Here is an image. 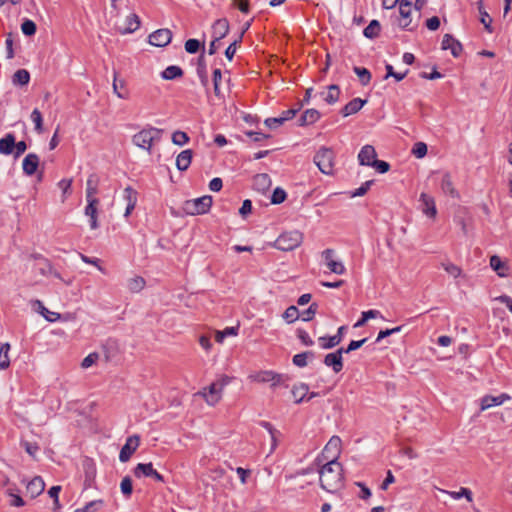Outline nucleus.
<instances>
[{"mask_svg": "<svg viewBox=\"0 0 512 512\" xmlns=\"http://www.w3.org/2000/svg\"><path fill=\"white\" fill-rule=\"evenodd\" d=\"M172 32L169 29H158L149 35V43L153 46L164 47L171 42Z\"/></svg>", "mask_w": 512, "mask_h": 512, "instance_id": "9b49d317", "label": "nucleus"}, {"mask_svg": "<svg viewBox=\"0 0 512 512\" xmlns=\"http://www.w3.org/2000/svg\"><path fill=\"white\" fill-rule=\"evenodd\" d=\"M29 81L30 74L26 69L17 70L12 77V82L14 85L24 86L27 85Z\"/></svg>", "mask_w": 512, "mask_h": 512, "instance_id": "c9c22d12", "label": "nucleus"}, {"mask_svg": "<svg viewBox=\"0 0 512 512\" xmlns=\"http://www.w3.org/2000/svg\"><path fill=\"white\" fill-rule=\"evenodd\" d=\"M183 75V70L181 67L176 65L168 66L165 70L161 72V77L165 80H174Z\"/></svg>", "mask_w": 512, "mask_h": 512, "instance_id": "2f4dec72", "label": "nucleus"}, {"mask_svg": "<svg viewBox=\"0 0 512 512\" xmlns=\"http://www.w3.org/2000/svg\"><path fill=\"white\" fill-rule=\"evenodd\" d=\"M134 476L136 478H152L156 482L164 483L165 479L162 474H160L157 470L154 469L153 464L150 463H138L134 470Z\"/></svg>", "mask_w": 512, "mask_h": 512, "instance_id": "0eeeda50", "label": "nucleus"}, {"mask_svg": "<svg viewBox=\"0 0 512 512\" xmlns=\"http://www.w3.org/2000/svg\"><path fill=\"white\" fill-rule=\"evenodd\" d=\"M36 24L30 19H25L21 24V30L24 35L32 36L36 33Z\"/></svg>", "mask_w": 512, "mask_h": 512, "instance_id": "603ef678", "label": "nucleus"}, {"mask_svg": "<svg viewBox=\"0 0 512 512\" xmlns=\"http://www.w3.org/2000/svg\"><path fill=\"white\" fill-rule=\"evenodd\" d=\"M320 112L317 109L311 108L303 112L301 117L298 119L299 126L311 125L320 119Z\"/></svg>", "mask_w": 512, "mask_h": 512, "instance_id": "393cba45", "label": "nucleus"}, {"mask_svg": "<svg viewBox=\"0 0 512 512\" xmlns=\"http://www.w3.org/2000/svg\"><path fill=\"white\" fill-rule=\"evenodd\" d=\"M145 284L146 282L143 277L135 276L128 280L127 287L131 292L137 293L144 288Z\"/></svg>", "mask_w": 512, "mask_h": 512, "instance_id": "ea45409f", "label": "nucleus"}, {"mask_svg": "<svg viewBox=\"0 0 512 512\" xmlns=\"http://www.w3.org/2000/svg\"><path fill=\"white\" fill-rule=\"evenodd\" d=\"M190 138L189 136L187 135L186 132H183V131H175L173 134H172V142L175 144V145H178V146H183L185 144H187L189 142Z\"/></svg>", "mask_w": 512, "mask_h": 512, "instance_id": "8fccbe9b", "label": "nucleus"}, {"mask_svg": "<svg viewBox=\"0 0 512 512\" xmlns=\"http://www.w3.org/2000/svg\"><path fill=\"white\" fill-rule=\"evenodd\" d=\"M98 205L99 200H89V202H87V206L85 207V215L90 218V228L93 230L98 228Z\"/></svg>", "mask_w": 512, "mask_h": 512, "instance_id": "b1692460", "label": "nucleus"}, {"mask_svg": "<svg viewBox=\"0 0 512 512\" xmlns=\"http://www.w3.org/2000/svg\"><path fill=\"white\" fill-rule=\"evenodd\" d=\"M193 151L186 149L180 152L176 158V167L179 171H186L192 161Z\"/></svg>", "mask_w": 512, "mask_h": 512, "instance_id": "bb28decb", "label": "nucleus"}, {"mask_svg": "<svg viewBox=\"0 0 512 512\" xmlns=\"http://www.w3.org/2000/svg\"><path fill=\"white\" fill-rule=\"evenodd\" d=\"M346 326H340L337 330V333L333 336H322L318 339L321 348L323 349H332L340 344L343 340L344 333L346 331Z\"/></svg>", "mask_w": 512, "mask_h": 512, "instance_id": "9d476101", "label": "nucleus"}, {"mask_svg": "<svg viewBox=\"0 0 512 512\" xmlns=\"http://www.w3.org/2000/svg\"><path fill=\"white\" fill-rule=\"evenodd\" d=\"M229 33V22L226 18L216 20L212 26V36L220 41Z\"/></svg>", "mask_w": 512, "mask_h": 512, "instance_id": "6ab92c4d", "label": "nucleus"}, {"mask_svg": "<svg viewBox=\"0 0 512 512\" xmlns=\"http://www.w3.org/2000/svg\"><path fill=\"white\" fill-rule=\"evenodd\" d=\"M314 352L312 351H306V352H303V353H299V354H296L293 356V359H292V362L295 366L297 367H305L307 365V359L308 357H311L313 358L314 357Z\"/></svg>", "mask_w": 512, "mask_h": 512, "instance_id": "a19ab883", "label": "nucleus"}, {"mask_svg": "<svg viewBox=\"0 0 512 512\" xmlns=\"http://www.w3.org/2000/svg\"><path fill=\"white\" fill-rule=\"evenodd\" d=\"M289 377L285 374L274 373V380L271 381V387L276 388L278 386L288 387L287 381Z\"/></svg>", "mask_w": 512, "mask_h": 512, "instance_id": "864d4df0", "label": "nucleus"}, {"mask_svg": "<svg viewBox=\"0 0 512 512\" xmlns=\"http://www.w3.org/2000/svg\"><path fill=\"white\" fill-rule=\"evenodd\" d=\"M448 493H449V495H450L452 498H454V499H456V500H458V499H460V498H462V497H465L469 502H471V501H472V492H471V490H470V489H468V488H464V487H462V488H461L459 491H457V492H456V491H452V492H448Z\"/></svg>", "mask_w": 512, "mask_h": 512, "instance_id": "6e6d98bb", "label": "nucleus"}, {"mask_svg": "<svg viewBox=\"0 0 512 512\" xmlns=\"http://www.w3.org/2000/svg\"><path fill=\"white\" fill-rule=\"evenodd\" d=\"M11 349L10 343L6 342L0 346V370H6L10 366L9 351Z\"/></svg>", "mask_w": 512, "mask_h": 512, "instance_id": "7c9ffc66", "label": "nucleus"}, {"mask_svg": "<svg viewBox=\"0 0 512 512\" xmlns=\"http://www.w3.org/2000/svg\"><path fill=\"white\" fill-rule=\"evenodd\" d=\"M377 153L372 145H365L361 148L358 154L359 164L362 166H371L376 160Z\"/></svg>", "mask_w": 512, "mask_h": 512, "instance_id": "dca6fc26", "label": "nucleus"}, {"mask_svg": "<svg viewBox=\"0 0 512 512\" xmlns=\"http://www.w3.org/2000/svg\"><path fill=\"white\" fill-rule=\"evenodd\" d=\"M353 71L358 76L359 81L362 85L366 86L367 84H369L371 80V73L368 69L364 67L355 66L353 68Z\"/></svg>", "mask_w": 512, "mask_h": 512, "instance_id": "c03bdc74", "label": "nucleus"}, {"mask_svg": "<svg viewBox=\"0 0 512 512\" xmlns=\"http://www.w3.org/2000/svg\"><path fill=\"white\" fill-rule=\"evenodd\" d=\"M162 130L148 126L132 137V142L137 147L146 150L149 154L152 151V146L155 141H159L161 139Z\"/></svg>", "mask_w": 512, "mask_h": 512, "instance_id": "f03ea898", "label": "nucleus"}, {"mask_svg": "<svg viewBox=\"0 0 512 512\" xmlns=\"http://www.w3.org/2000/svg\"><path fill=\"white\" fill-rule=\"evenodd\" d=\"M287 194L284 189L277 187L271 196L272 204H281L285 201Z\"/></svg>", "mask_w": 512, "mask_h": 512, "instance_id": "5fc2aeb1", "label": "nucleus"}, {"mask_svg": "<svg viewBox=\"0 0 512 512\" xmlns=\"http://www.w3.org/2000/svg\"><path fill=\"white\" fill-rule=\"evenodd\" d=\"M309 387L306 383H300L298 385H294L291 393L294 397L295 403L299 404L305 401V398L308 394Z\"/></svg>", "mask_w": 512, "mask_h": 512, "instance_id": "c756f323", "label": "nucleus"}, {"mask_svg": "<svg viewBox=\"0 0 512 512\" xmlns=\"http://www.w3.org/2000/svg\"><path fill=\"white\" fill-rule=\"evenodd\" d=\"M271 185V178L266 173L257 174L253 178V188L258 192L265 193L270 189Z\"/></svg>", "mask_w": 512, "mask_h": 512, "instance_id": "4be33fe9", "label": "nucleus"}, {"mask_svg": "<svg viewBox=\"0 0 512 512\" xmlns=\"http://www.w3.org/2000/svg\"><path fill=\"white\" fill-rule=\"evenodd\" d=\"M317 310H318V304L317 303H312L308 309H306L305 311L302 312L301 314V317H302V320L307 322V321H311L315 314L317 313Z\"/></svg>", "mask_w": 512, "mask_h": 512, "instance_id": "052dcab7", "label": "nucleus"}, {"mask_svg": "<svg viewBox=\"0 0 512 512\" xmlns=\"http://www.w3.org/2000/svg\"><path fill=\"white\" fill-rule=\"evenodd\" d=\"M99 358V355L95 352L88 354L81 363L82 368H89L92 366Z\"/></svg>", "mask_w": 512, "mask_h": 512, "instance_id": "774afa93", "label": "nucleus"}, {"mask_svg": "<svg viewBox=\"0 0 512 512\" xmlns=\"http://www.w3.org/2000/svg\"><path fill=\"white\" fill-rule=\"evenodd\" d=\"M259 425L269 432V434L271 436V440H272L271 451H273L275 449V447L277 446L276 436H277V434H280L279 431L276 430L274 428V426L270 422H267V421H260Z\"/></svg>", "mask_w": 512, "mask_h": 512, "instance_id": "37998d69", "label": "nucleus"}, {"mask_svg": "<svg viewBox=\"0 0 512 512\" xmlns=\"http://www.w3.org/2000/svg\"><path fill=\"white\" fill-rule=\"evenodd\" d=\"M375 168L379 173L384 174L389 171L390 164L383 160L376 159L373 163H371V166Z\"/></svg>", "mask_w": 512, "mask_h": 512, "instance_id": "0e129e2a", "label": "nucleus"}, {"mask_svg": "<svg viewBox=\"0 0 512 512\" xmlns=\"http://www.w3.org/2000/svg\"><path fill=\"white\" fill-rule=\"evenodd\" d=\"M477 6H478V10H479V13L481 16L480 17L481 23L484 25L485 29L489 33H491L492 32V28H491L492 19L489 16V14L484 10L483 1L482 0L477 1Z\"/></svg>", "mask_w": 512, "mask_h": 512, "instance_id": "4c0bfd02", "label": "nucleus"}, {"mask_svg": "<svg viewBox=\"0 0 512 512\" xmlns=\"http://www.w3.org/2000/svg\"><path fill=\"white\" fill-rule=\"evenodd\" d=\"M323 363L325 366L332 369L334 373H339L343 370V357L339 355V353H328L325 355Z\"/></svg>", "mask_w": 512, "mask_h": 512, "instance_id": "f3484780", "label": "nucleus"}, {"mask_svg": "<svg viewBox=\"0 0 512 512\" xmlns=\"http://www.w3.org/2000/svg\"><path fill=\"white\" fill-rule=\"evenodd\" d=\"M420 209L427 217L434 219L437 215V208L435 204V200L432 196L421 193L420 198Z\"/></svg>", "mask_w": 512, "mask_h": 512, "instance_id": "f8f14e48", "label": "nucleus"}, {"mask_svg": "<svg viewBox=\"0 0 512 512\" xmlns=\"http://www.w3.org/2000/svg\"><path fill=\"white\" fill-rule=\"evenodd\" d=\"M366 103L367 100H363L359 97L353 98L341 109L340 113L343 117H348L360 111Z\"/></svg>", "mask_w": 512, "mask_h": 512, "instance_id": "aec40b11", "label": "nucleus"}, {"mask_svg": "<svg viewBox=\"0 0 512 512\" xmlns=\"http://www.w3.org/2000/svg\"><path fill=\"white\" fill-rule=\"evenodd\" d=\"M274 373L273 371H260L256 373L255 375H252L251 378L253 381L258 383H271L272 380H274Z\"/></svg>", "mask_w": 512, "mask_h": 512, "instance_id": "a18cd8bd", "label": "nucleus"}, {"mask_svg": "<svg viewBox=\"0 0 512 512\" xmlns=\"http://www.w3.org/2000/svg\"><path fill=\"white\" fill-rule=\"evenodd\" d=\"M201 43L198 39H188L185 42V50L189 54H195L200 50Z\"/></svg>", "mask_w": 512, "mask_h": 512, "instance_id": "13d9d810", "label": "nucleus"}, {"mask_svg": "<svg viewBox=\"0 0 512 512\" xmlns=\"http://www.w3.org/2000/svg\"><path fill=\"white\" fill-rule=\"evenodd\" d=\"M139 444H140V437L138 435L129 436L126 439L125 444L123 445V447L120 450V453H119L120 462H122V463L127 462L131 458L133 453L137 450Z\"/></svg>", "mask_w": 512, "mask_h": 512, "instance_id": "1a4fd4ad", "label": "nucleus"}, {"mask_svg": "<svg viewBox=\"0 0 512 512\" xmlns=\"http://www.w3.org/2000/svg\"><path fill=\"white\" fill-rule=\"evenodd\" d=\"M39 307L41 308L40 313L45 317L49 322H54L56 319L60 317L58 313L49 311L46 307L43 306L42 302L36 301Z\"/></svg>", "mask_w": 512, "mask_h": 512, "instance_id": "bf43d9fd", "label": "nucleus"}, {"mask_svg": "<svg viewBox=\"0 0 512 512\" xmlns=\"http://www.w3.org/2000/svg\"><path fill=\"white\" fill-rule=\"evenodd\" d=\"M427 145L424 142H417L412 148V154L416 158H423L427 154Z\"/></svg>", "mask_w": 512, "mask_h": 512, "instance_id": "4d7b16f0", "label": "nucleus"}, {"mask_svg": "<svg viewBox=\"0 0 512 512\" xmlns=\"http://www.w3.org/2000/svg\"><path fill=\"white\" fill-rule=\"evenodd\" d=\"M297 337L305 346H312L314 344V341L304 329L297 330Z\"/></svg>", "mask_w": 512, "mask_h": 512, "instance_id": "338daca9", "label": "nucleus"}, {"mask_svg": "<svg viewBox=\"0 0 512 512\" xmlns=\"http://www.w3.org/2000/svg\"><path fill=\"white\" fill-rule=\"evenodd\" d=\"M510 396L506 393H502L498 396L486 395L481 398V410H486L493 406L501 405L504 401L509 400Z\"/></svg>", "mask_w": 512, "mask_h": 512, "instance_id": "412c9836", "label": "nucleus"}, {"mask_svg": "<svg viewBox=\"0 0 512 512\" xmlns=\"http://www.w3.org/2000/svg\"><path fill=\"white\" fill-rule=\"evenodd\" d=\"M468 220L469 218L466 216L465 209H461L458 211V213L454 217V222L460 226L462 232L464 235L468 234Z\"/></svg>", "mask_w": 512, "mask_h": 512, "instance_id": "58836bf2", "label": "nucleus"}, {"mask_svg": "<svg viewBox=\"0 0 512 512\" xmlns=\"http://www.w3.org/2000/svg\"><path fill=\"white\" fill-rule=\"evenodd\" d=\"M39 157L35 153H29L25 156L22 163L23 172L28 175L32 176L36 173L38 166H39Z\"/></svg>", "mask_w": 512, "mask_h": 512, "instance_id": "a211bd4d", "label": "nucleus"}, {"mask_svg": "<svg viewBox=\"0 0 512 512\" xmlns=\"http://www.w3.org/2000/svg\"><path fill=\"white\" fill-rule=\"evenodd\" d=\"M327 267L329 270L335 274L343 275L346 272V268L342 262L339 261H330L328 262Z\"/></svg>", "mask_w": 512, "mask_h": 512, "instance_id": "680f3d73", "label": "nucleus"}, {"mask_svg": "<svg viewBox=\"0 0 512 512\" xmlns=\"http://www.w3.org/2000/svg\"><path fill=\"white\" fill-rule=\"evenodd\" d=\"M373 182H374L373 180H368V181L362 183V185L359 188H357L356 190L351 192V197H358V196L365 195L367 193V191L370 189Z\"/></svg>", "mask_w": 512, "mask_h": 512, "instance_id": "e2e57ef3", "label": "nucleus"}, {"mask_svg": "<svg viewBox=\"0 0 512 512\" xmlns=\"http://www.w3.org/2000/svg\"><path fill=\"white\" fill-rule=\"evenodd\" d=\"M441 47L443 50L449 49L454 57H459L463 49L462 44L450 34L443 36Z\"/></svg>", "mask_w": 512, "mask_h": 512, "instance_id": "2eb2a0df", "label": "nucleus"}, {"mask_svg": "<svg viewBox=\"0 0 512 512\" xmlns=\"http://www.w3.org/2000/svg\"><path fill=\"white\" fill-rule=\"evenodd\" d=\"M381 30V25L378 20H372L369 25L364 29L363 34L366 38L374 39L378 37Z\"/></svg>", "mask_w": 512, "mask_h": 512, "instance_id": "e433bc0d", "label": "nucleus"}, {"mask_svg": "<svg viewBox=\"0 0 512 512\" xmlns=\"http://www.w3.org/2000/svg\"><path fill=\"white\" fill-rule=\"evenodd\" d=\"M303 241V235L299 231L282 233L274 242V247L282 251H292L299 247Z\"/></svg>", "mask_w": 512, "mask_h": 512, "instance_id": "20e7f679", "label": "nucleus"}, {"mask_svg": "<svg viewBox=\"0 0 512 512\" xmlns=\"http://www.w3.org/2000/svg\"><path fill=\"white\" fill-rule=\"evenodd\" d=\"M231 378L228 376H222L216 382L209 385L207 389H204L203 396L209 405H215L221 399L222 389L228 385Z\"/></svg>", "mask_w": 512, "mask_h": 512, "instance_id": "423d86ee", "label": "nucleus"}, {"mask_svg": "<svg viewBox=\"0 0 512 512\" xmlns=\"http://www.w3.org/2000/svg\"><path fill=\"white\" fill-rule=\"evenodd\" d=\"M104 505L102 499L93 500L88 502L83 508L76 509L74 512H90V508H101Z\"/></svg>", "mask_w": 512, "mask_h": 512, "instance_id": "69168bd1", "label": "nucleus"}, {"mask_svg": "<svg viewBox=\"0 0 512 512\" xmlns=\"http://www.w3.org/2000/svg\"><path fill=\"white\" fill-rule=\"evenodd\" d=\"M340 443V438L337 436H333L324 447V450L322 452L323 459L327 461L332 459L333 457H336L337 459L340 453Z\"/></svg>", "mask_w": 512, "mask_h": 512, "instance_id": "4468645a", "label": "nucleus"}, {"mask_svg": "<svg viewBox=\"0 0 512 512\" xmlns=\"http://www.w3.org/2000/svg\"><path fill=\"white\" fill-rule=\"evenodd\" d=\"M26 489L31 498H36L44 491L45 482L40 476H35L27 483Z\"/></svg>", "mask_w": 512, "mask_h": 512, "instance_id": "5701e85b", "label": "nucleus"}, {"mask_svg": "<svg viewBox=\"0 0 512 512\" xmlns=\"http://www.w3.org/2000/svg\"><path fill=\"white\" fill-rule=\"evenodd\" d=\"M212 196L204 195L184 203V211L189 215H201L207 213L212 206Z\"/></svg>", "mask_w": 512, "mask_h": 512, "instance_id": "39448f33", "label": "nucleus"}, {"mask_svg": "<svg viewBox=\"0 0 512 512\" xmlns=\"http://www.w3.org/2000/svg\"><path fill=\"white\" fill-rule=\"evenodd\" d=\"M319 475L320 486L325 491L335 493L343 487V467L336 457H333L321 466Z\"/></svg>", "mask_w": 512, "mask_h": 512, "instance_id": "f257e3e1", "label": "nucleus"}, {"mask_svg": "<svg viewBox=\"0 0 512 512\" xmlns=\"http://www.w3.org/2000/svg\"><path fill=\"white\" fill-rule=\"evenodd\" d=\"M313 162L326 175L334 173L335 154L331 148L321 147L314 155Z\"/></svg>", "mask_w": 512, "mask_h": 512, "instance_id": "7ed1b4c3", "label": "nucleus"}, {"mask_svg": "<svg viewBox=\"0 0 512 512\" xmlns=\"http://www.w3.org/2000/svg\"><path fill=\"white\" fill-rule=\"evenodd\" d=\"M120 489H121V492L122 494L126 497V498H129L133 492V485H132V480L129 476H125L121 483H120Z\"/></svg>", "mask_w": 512, "mask_h": 512, "instance_id": "09e8293b", "label": "nucleus"}, {"mask_svg": "<svg viewBox=\"0 0 512 512\" xmlns=\"http://www.w3.org/2000/svg\"><path fill=\"white\" fill-rule=\"evenodd\" d=\"M490 266L491 268L497 272V274L501 277L506 275V270L508 269L505 262H503L500 257L497 255H493L490 258Z\"/></svg>", "mask_w": 512, "mask_h": 512, "instance_id": "473e14b6", "label": "nucleus"}, {"mask_svg": "<svg viewBox=\"0 0 512 512\" xmlns=\"http://www.w3.org/2000/svg\"><path fill=\"white\" fill-rule=\"evenodd\" d=\"M30 118L35 125V131L37 133H42L43 132V118H42V114L39 111V109L35 108L32 111Z\"/></svg>", "mask_w": 512, "mask_h": 512, "instance_id": "49530a36", "label": "nucleus"}, {"mask_svg": "<svg viewBox=\"0 0 512 512\" xmlns=\"http://www.w3.org/2000/svg\"><path fill=\"white\" fill-rule=\"evenodd\" d=\"M126 23L124 33H133L140 27V18L136 14H131L126 18Z\"/></svg>", "mask_w": 512, "mask_h": 512, "instance_id": "79ce46f5", "label": "nucleus"}, {"mask_svg": "<svg viewBox=\"0 0 512 512\" xmlns=\"http://www.w3.org/2000/svg\"><path fill=\"white\" fill-rule=\"evenodd\" d=\"M396 2L399 4V27L406 30H412V28H409V25L411 24L410 14L412 11V3L409 0H396Z\"/></svg>", "mask_w": 512, "mask_h": 512, "instance_id": "6e6552de", "label": "nucleus"}, {"mask_svg": "<svg viewBox=\"0 0 512 512\" xmlns=\"http://www.w3.org/2000/svg\"><path fill=\"white\" fill-rule=\"evenodd\" d=\"M212 80H213L214 94L217 97H221L220 83L222 80V72L219 68H216L213 70Z\"/></svg>", "mask_w": 512, "mask_h": 512, "instance_id": "3c124183", "label": "nucleus"}, {"mask_svg": "<svg viewBox=\"0 0 512 512\" xmlns=\"http://www.w3.org/2000/svg\"><path fill=\"white\" fill-rule=\"evenodd\" d=\"M123 198L126 201V209L124 217H129L132 211L135 209L138 199V193L131 186H127L123 191Z\"/></svg>", "mask_w": 512, "mask_h": 512, "instance_id": "ddd939ff", "label": "nucleus"}, {"mask_svg": "<svg viewBox=\"0 0 512 512\" xmlns=\"http://www.w3.org/2000/svg\"><path fill=\"white\" fill-rule=\"evenodd\" d=\"M440 186H441V190L443 191V193L450 195L451 197H454V198L459 196L457 190L454 188V185H453V182H452V179H451V176L449 173H445L443 175Z\"/></svg>", "mask_w": 512, "mask_h": 512, "instance_id": "c85d7f7f", "label": "nucleus"}, {"mask_svg": "<svg viewBox=\"0 0 512 512\" xmlns=\"http://www.w3.org/2000/svg\"><path fill=\"white\" fill-rule=\"evenodd\" d=\"M300 317V314H299V310L296 306L292 305V306H289L284 314H283V318L288 322V323H293L295 322L298 318Z\"/></svg>", "mask_w": 512, "mask_h": 512, "instance_id": "de8ad7c7", "label": "nucleus"}, {"mask_svg": "<svg viewBox=\"0 0 512 512\" xmlns=\"http://www.w3.org/2000/svg\"><path fill=\"white\" fill-rule=\"evenodd\" d=\"M378 317H382L381 312L378 310L371 309L368 311H363L361 314V318L354 324V327H362L366 324L367 321H369V319H374Z\"/></svg>", "mask_w": 512, "mask_h": 512, "instance_id": "f704fd0d", "label": "nucleus"}, {"mask_svg": "<svg viewBox=\"0 0 512 512\" xmlns=\"http://www.w3.org/2000/svg\"><path fill=\"white\" fill-rule=\"evenodd\" d=\"M14 146H16L15 135L13 133H7L3 138L0 139V154H12L14 151Z\"/></svg>", "mask_w": 512, "mask_h": 512, "instance_id": "a878e982", "label": "nucleus"}, {"mask_svg": "<svg viewBox=\"0 0 512 512\" xmlns=\"http://www.w3.org/2000/svg\"><path fill=\"white\" fill-rule=\"evenodd\" d=\"M340 93H341V91H340L339 86L336 84H332V85L328 86V92L324 97V101L329 105H333L336 102H338Z\"/></svg>", "mask_w": 512, "mask_h": 512, "instance_id": "72a5a7b5", "label": "nucleus"}, {"mask_svg": "<svg viewBox=\"0 0 512 512\" xmlns=\"http://www.w3.org/2000/svg\"><path fill=\"white\" fill-rule=\"evenodd\" d=\"M196 72H197V75H198V77L200 79V82H201L202 86L205 89H208L209 79H208V75H207V68H206V62H205V58H204V51L201 53V55L198 58Z\"/></svg>", "mask_w": 512, "mask_h": 512, "instance_id": "cd10ccee", "label": "nucleus"}]
</instances>
